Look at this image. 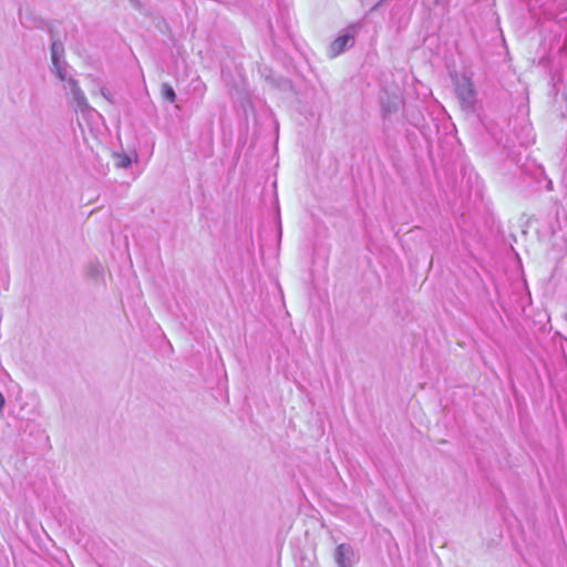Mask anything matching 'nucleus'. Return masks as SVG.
Instances as JSON below:
<instances>
[{"mask_svg":"<svg viewBox=\"0 0 567 567\" xmlns=\"http://www.w3.org/2000/svg\"><path fill=\"white\" fill-rule=\"evenodd\" d=\"M21 21L29 29H38L40 31L50 32V33L54 32L52 24L42 19H38V18L29 17V16H21Z\"/></svg>","mask_w":567,"mask_h":567,"instance_id":"1","label":"nucleus"},{"mask_svg":"<svg viewBox=\"0 0 567 567\" xmlns=\"http://www.w3.org/2000/svg\"><path fill=\"white\" fill-rule=\"evenodd\" d=\"M69 84L71 85V89H72L73 102L75 103V105L79 109H81L82 111L84 109H87L89 104H87L86 97L84 96L83 92L81 91L78 82L75 80L71 79L69 81Z\"/></svg>","mask_w":567,"mask_h":567,"instance_id":"2","label":"nucleus"},{"mask_svg":"<svg viewBox=\"0 0 567 567\" xmlns=\"http://www.w3.org/2000/svg\"><path fill=\"white\" fill-rule=\"evenodd\" d=\"M162 96L168 102H174L176 99L175 91L166 83L162 85Z\"/></svg>","mask_w":567,"mask_h":567,"instance_id":"3","label":"nucleus"},{"mask_svg":"<svg viewBox=\"0 0 567 567\" xmlns=\"http://www.w3.org/2000/svg\"><path fill=\"white\" fill-rule=\"evenodd\" d=\"M346 550H348L346 545H340L337 548V556H338L337 560L341 565V567H348V565L346 564V560H344Z\"/></svg>","mask_w":567,"mask_h":567,"instance_id":"4","label":"nucleus"},{"mask_svg":"<svg viewBox=\"0 0 567 567\" xmlns=\"http://www.w3.org/2000/svg\"><path fill=\"white\" fill-rule=\"evenodd\" d=\"M348 39L349 38H347V37L338 38L334 43L338 44V45H343L348 41Z\"/></svg>","mask_w":567,"mask_h":567,"instance_id":"5","label":"nucleus"},{"mask_svg":"<svg viewBox=\"0 0 567 567\" xmlns=\"http://www.w3.org/2000/svg\"><path fill=\"white\" fill-rule=\"evenodd\" d=\"M4 406V398L3 395L0 393V411L3 409Z\"/></svg>","mask_w":567,"mask_h":567,"instance_id":"6","label":"nucleus"},{"mask_svg":"<svg viewBox=\"0 0 567 567\" xmlns=\"http://www.w3.org/2000/svg\"><path fill=\"white\" fill-rule=\"evenodd\" d=\"M58 74H59V78H60L62 81H64V75H63V73L61 72V70H58Z\"/></svg>","mask_w":567,"mask_h":567,"instance_id":"7","label":"nucleus"}]
</instances>
